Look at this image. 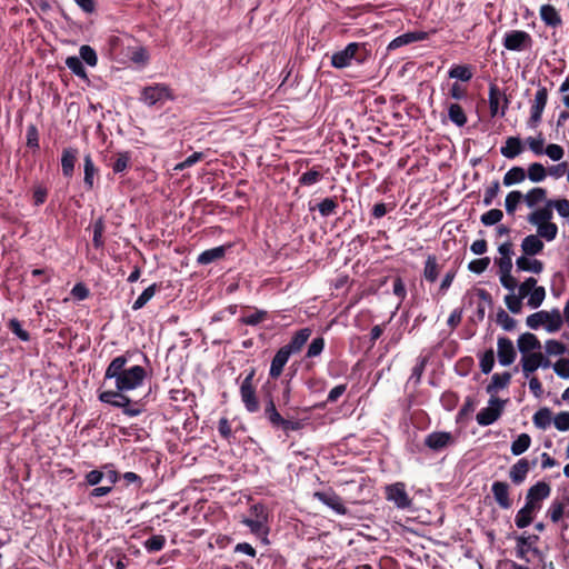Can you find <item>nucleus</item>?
<instances>
[{
	"instance_id": "obj_44",
	"label": "nucleus",
	"mask_w": 569,
	"mask_h": 569,
	"mask_svg": "<svg viewBox=\"0 0 569 569\" xmlns=\"http://www.w3.org/2000/svg\"><path fill=\"white\" fill-rule=\"evenodd\" d=\"M547 191L543 188L536 187L529 190L525 196L523 200L526 201L527 206L532 208L542 200L546 199Z\"/></svg>"
},
{
	"instance_id": "obj_45",
	"label": "nucleus",
	"mask_w": 569,
	"mask_h": 569,
	"mask_svg": "<svg viewBox=\"0 0 569 569\" xmlns=\"http://www.w3.org/2000/svg\"><path fill=\"white\" fill-rule=\"evenodd\" d=\"M527 176L531 182H541L547 177V169L541 163L533 162L528 167Z\"/></svg>"
},
{
	"instance_id": "obj_14",
	"label": "nucleus",
	"mask_w": 569,
	"mask_h": 569,
	"mask_svg": "<svg viewBox=\"0 0 569 569\" xmlns=\"http://www.w3.org/2000/svg\"><path fill=\"white\" fill-rule=\"evenodd\" d=\"M313 497L332 509L338 515H346L347 508L343 505V501L339 495H337L333 490L329 489L326 491H317Z\"/></svg>"
},
{
	"instance_id": "obj_13",
	"label": "nucleus",
	"mask_w": 569,
	"mask_h": 569,
	"mask_svg": "<svg viewBox=\"0 0 569 569\" xmlns=\"http://www.w3.org/2000/svg\"><path fill=\"white\" fill-rule=\"evenodd\" d=\"M551 488L545 481H538L531 486L526 495V502L535 506L538 510L541 508V502L550 496Z\"/></svg>"
},
{
	"instance_id": "obj_8",
	"label": "nucleus",
	"mask_w": 569,
	"mask_h": 569,
	"mask_svg": "<svg viewBox=\"0 0 569 569\" xmlns=\"http://www.w3.org/2000/svg\"><path fill=\"white\" fill-rule=\"evenodd\" d=\"M172 99L173 94L171 89L164 83H154L152 86H147L141 90L140 100L148 106H154L158 102H164Z\"/></svg>"
},
{
	"instance_id": "obj_43",
	"label": "nucleus",
	"mask_w": 569,
	"mask_h": 569,
	"mask_svg": "<svg viewBox=\"0 0 569 569\" xmlns=\"http://www.w3.org/2000/svg\"><path fill=\"white\" fill-rule=\"evenodd\" d=\"M66 66L77 77H79L81 79L88 78L86 68L79 57H76V56L68 57L66 59Z\"/></svg>"
},
{
	"instance_id": "obj_55",
	"label": "nucleus",
	"mask_w": 569,
	"mask_h": 569,
	"mask_svg": "<svg viewBox=\"0 0 569 569\" xmlns=\"http://www.w3.org/2000/svg\"><path fill=\"white\" fill-rule=\"evenodd\" d=\"M546 351L550 356H562L569 353V347L558 340H548L545 345Z\"/></svg>"
},
{
	"instance_id": "obj_64",
	"label": "nucleus",
	"mask_w": 569,
	"mask_h": 569,
	"mask_svg": "<svg viewBox=\"0 0 569 569\" xmlns=\"http://www.w3.org/2000/svg\"><path fill=\"white\" fill-rule=\"evenodd\" d=\"M548 206L551 208H555L560 217L569 219V200L568 199L549 200Z\"/></svg>"
},
{
	"instance_id": "obj_3",
	"label": "nucleus",
	"mask_w": 569,
	"mask_h": 569,
	"mask_svg": "<svg viewBox=\"0 0 569 569\" xmlns=\"http://www.w3.org/2000/svg\"><path fill=\"white\" fill-rule=\"evenodd\" d=\"M264 417L273 429H280L287 436H289L291 431H299L305 427L303 420L284 419L277 410L271 396L268 398L264 406Z\"/></svg>"
},
{
	"instance_id": "obj_23",
	"label": "nucleus",
	"mask_w": 569,
	"mask_h": 569,
	"mask_svg": "<svg viewBox=\"0 0 569 569\" xmlns=\"http://www.w3.org/2000/svg\"><path fill=\"white\" fill-rule=\"evenodd\" d=\"M78 150L76 148H64L61 153V170L66 178H71L77 162Z\"/></svg>"
},
{
	"instance_id": "obj_9",
	"label": "nucleus",
	"mask_w": 569,
	"mask_h": 569,
	"mask_svg": "<svg viewBox=\"0 0 569 569\" xmlns=\"http://www.w3.org/2000/svg\"><path fill=\"white\" fill-rule=\"evenodd\" d=\"M502 44L509 51L520 52L532 47V38L523 30H511L505 33Z\"/></svg>"
},
{
	"instance_id": "obj_52",
	"label": "nucleus",
	"mask_w": 569,
	"mask_h": 569,
	"mask_svg": "<svg viewBox=\"0 0 569 569\" xmlns=\"http://www.w3.org/2000/svg\"><path fill=\"white\" fill-rule=\"evenodd\" d=\"M558 227L551 221L537 227V236H539L540 239L543 238L547 241H552L556 239Z\"/></svg>"
},
{
	"instance_id": "obj_50",
	"label": "nucleus",
	"mask_w": 569,
	"mask_h": 569,
	"mask_svg": "<svg viewBox=\"0 0 569 569\" xmlns=\"http://www.w3.org/2000/svg\"><path fill=\"white\" fill-rule=\"evenodd\" d=\"M166 537L162 535H153L143 542V547L148 552H157L164 548Z\"/></svg>"
},
{
	"instance_id": "obj_19",
	"label": "nucleus",
	"mask_w": 569,
	"mask_h": 569,
	"mask_svg": "<svg viewBox=\"0 0 569 569\" xmlns=\"http://www.w3.org/2000/svg\"><path fill=\"white\" fill-rule=\"evenodd\" d=\"M537 460H533L530 463L526 458L519 459L509 470V478L512 483L519 486L521 485L530 470L531 467L536 465Z\"/></svg>"
},
{
	"instance_id": "obj_41",
	"label": "nucleus",
	"mask_w": 569,
	"mask_h": 569,
	"mask_svg": "<svg viewBox=\"0 0 569 569\" xmlns=\"http://www.w3.org/2000/svg\"><path fill=\"white\" fill-rule=\"evenodd\" d=\"M158 290V284L152 283L148 288H146L142 293L136 299V301L132 305V310L137 311L141 308H143L156 295Z\"/></svg>"
},
{
	"instance_id": "obj_48",
	"label": "nucleus",
	"mask_w": 569,
	"mask_h": 569,
	"mask_svg": "<svg viewBox=\"0 0 569 569\" xmlns=\"http://www.w3.org/2000/svg\"><path fill=\"white\" fill-rule=\"evenodd\" d=\"M522 199L523 194L520 191H510L505 200V208L507 213L512 216L516 212L517 207L519 206Z\"/></svg>"
},
{
	"instance_id": "obj_36",
	"label": "nucleus",
	"mask_w": 569,
	"mask_h": 569,
	"mask_svg": "<svg viewBox=\"0 0 569 569\" xmlns=\"http://www.w3.org/2000/svg\"><path fill=\"white\" fill-rule=\"evenodd\" d=\"M439 276V264L436 256L429 254L423 269V277L429 282H435Z\"/></svg>"
},
{
	"instance_id": "obj_54",
	"label": "nucleus",
	"mask_w": 569,
	"mask_h": 569,
	"mask_svg": "<svg viewBox=\"0 0 569 569\" xmlns=\"http://www.w3.org/2000/svg\"><path fill=\"white\" fill-rule=\"evenodd\" d=\"M503 218V212L500 209H490L480 217V221L486 227H491L499 223Z\"/></svg>"
},
{
	"instance_id": "obj_60",
	"label": "nucleus",
	"mask_w": 569,
	"mask_h": 569,
	"mask_svg": "<svg viewBox=\"0 0 569 569\" xmlns=\"http://www.w3.org/2000/svg\"><path fill=\"white\" fill-rule=\"evenodd\" d=\"M550 422L551 416L548 408H542L533 415V423L540 429H546Z\"/></svg>"
},
{
	"instance_id": "obj_39",
	"label": "nucleus",
	"mask_w": 569,
	"mask_h": 569,
	"mask_svg": "<svg viewBox=\"0 0 569 569\" xmlns=\"http://www.w3.org/2000/svg\"><path fill=\"white\" fill-rule=\"evenodd\" d=\"M531 445V438L528 433H521L511 443V453L513 456H520L526 452Z\"/></svg>"
},
{
	"instance_id": "obj_57",
	"label": "nucleus",
	"mask_w": 569,
	"mask_h": 569,
	"mask_svg": "<svg viewBox=\"0 0 569 569\" xmlns=\"http://www.w3.org/2000/svg\"><path fill=\"white\" fill-rule=\"evenodd\" d=\"M497 323L506 331H512L516 328L517 321L510 317L503 309L497 312Z\"/></svg>"
},
{
	"instance_id": "obj_16",
	"label": "nucleus",
	"mask_w": 569,
	"mask_h": 569,
	"mask_svg": "<svg viewBox=\"0 0 569 569\" xmlns=\"http://www.w3.org/2000/svg\"><path fill=\"white\" fill-rule=\"evenodd\" d=\"M497 347L499 363L503 367L510 366L517 356L512 341L507 337H499Z\"/></svg>"
},
{
	"instance_id": "obj_4",
	"label": "nucleus",
	"mask_w": 569,
	"mask_h": 569,
	"mask_svg": "<svg viewBox=\"0 0 569 569\" xmlns=\"http://www.w3.org/2000/svg\"><path fill=\"white\" fill-rule=\"evenodd\" d=\"M242 523L257 537L268 535V512L262 503L250 506L248 516L243 518Z\"/></svg>"
},
{
	"instance_id": "obj_38",
	"label": "nucleus",
	"mask_w": 569,
	"mask_h": 569,
	"mask_svg": "<svg viewBox=\"0 0 569 569\" xmlns=\"http://www.w3.org/2000/svg\"><path fill=\"white\" fill-rule=\"evenodd\" d=\"M526 179V171L521 167H512L509 169L503 177V184L506 187L520 183Z\"/></svg>"
},
{
	"instance_id": "obj_40",
	"label": "nucleus",
	"mask_w": 569,
	"mask_h": 569,
	"mask_svg": "<svg viewBox=\"0 0 569 569\" xmlns=\"http://www.w3.org/2000/svg\"><path fill=\"white\" fill-rule=\"evenodd\" d=\"M501 98L502 93L500 89L495 83L490 84L488 101L491 117H496L498 114Z\"/></svg>"
},
{
	"instance_id": "obj_58",
	"label": "nucleus",
	"mask_w": 569,
	"mask_h": 569,
	"mask_svg": "<svg viewBox=\"0 0 569 569\" xmlns=\"http://www.w3.org/2000/svg\"><path fill=\"white\" fill-rule=\"evenodd\" d=\"M317 208L322 217H329L336 212L338 202L333 198H326L318 203Z\"/></svg>"
},
{
	"instance_id": "obj_61",
	"label": "nucleus",
	"mask_w": 569,
	"mask_h": 569,
	"mask_svg": "<svg viewBox=\"0 0 569 569\" xmlns=\"http://www.w3.org/2000/svg\"><path fill=\"white\" fill-rule=\"evenodd\" d=\"M479 365L482 373L488 375L491 372L495 366V352L492 349H489L482 353Z\"/></svg>"
},
{
	"instance_id": "obj_30",
	"label": "nucleus",
	"mask_w": 569,
	"mask_h": 569,
	"mask_svg": "<svg viewBox=\"0 0 569 569\" xmlns=\"http://www.w3.org/2000/svg\"><path fill=\"white\" fill-rule=\"evenodd\" d=\"M227 251V248L224 246L214 247L208 250H204L201 252L198 258L197 262L199 264L206 266L209 264L216 260H219L224 257Z\"/></svg>"
},
{
	"instance_id": "obj_2",
	"label": "nucleus",
	"mask_w": 569,
	"mask_h": 569,
	"mask_svg": "<svg viewBox=\"0 0 569 569\" xmlns=\"http://www.w3.org/2000/svg\"><path fill=\"white\" fill-rule=\"evenodd\" d=\"M367 50L365 43L350 42L345 49L337 51L331 57V66L337 69L349 67L352 61L362 63L366 60Z\"/></svg>"
},
{
	"instance_id": "obj_63",
	"label": "nucleus",
	"mask_w": 569,
	"mask_h": 569,
	"mask_svg": "<svg viewBox=\"0 0 569 569\" xmlns=\"http://www.w3.org/2000/svg\"><path fill=\"white\" fill-rule=\"evenodd\" d=\"M528 148L536 154L541 156L545 152V139L541 133L537 138L529 137L526 139Z\"/></svg>"
},
{
	"instance_id": "obj_62",
	"label": "nucleus",
	"mask_w": 569,
	"mask_h": 569,
	"mask_svg": "<svg viewBox=\"0 0 569 569\" xmlns=\"http://www.w3.org/2000/svg\"><path fill=\"white\" fill-rule=\"evenodd\" d=\"M545 107L541 106H530V117L527 121V126L531 129H536L542 119Z\"/></svg>"
},
{
	"instance_id": "obj_11",
	"label": "nucleus",
	"mask_w": 569,
	"mask_h": 569,
	"mask_svg": "<svg viewBox=\"0 0 569 569\" xmlns=\"http://www.w3.org/2000/svg\"><path fill=\"white\" fill-rule=\"evenodd\" d=\"M386 499L399 509L409 508L411 499L406 491V485L403 482H395L386 486L385 488Z\"/></svg>"
},
{
	"instance_id": "obj_1",
	"label": "nucleus",
	"mask_w": 569,
	"mask_h": 569,
	"mask_svg": "<svg viewBox=\"0 0 569 569\" xmlns=\"http://www.w3.org/2000/svg\"><path fill=\"white\" fill-rule=\"evenodd\" d=\"M128 358L118 356L111 360L104 372V379H113L116 389L120 392L134 390L142 386L147 372L141 366L126 368Z\"/></svg>"
},
{
	"instance_id": "obj_46",
	"label": "nucleus",
	"mask_w": 569,
	"mask_h": 569,
	"mask_svg": "<svg viewBox=\"0 0 569 569\" xmlns=\"http://www.w3.org/2000/svg\"><path fill=\"white\" fill-rule=\"evenodd\" d=\"M326 341L323 337H316L308 346L305 358L313 359L319 357L325 350Z\"/></svg>"
},
{
	"instance_id": "obj_7",
	"label": "nucleus",
	"mask_w": 569,
	"mask_h": 569,
	"mask_svg": "<svg viewBox=\"0 0 569 569\" xmlns=\"http://www.w3.org/2000/svg\"><path fill=\"white\" fill-rule=\"evenodd\" d=\"M505 403V400L491 397L489 399L488 406L482 408L476 416L478 425L487 427L496 422L503 412Z\"/></svg>"
},
{
	"instance_id": "obj_10",
	"label": "nucleus",
	"mask_w": 569,
	"mask_h": 569,
	"mask_svg": "<svg viewBox=\"0 0 569 569\" xmlns=\"http://www.w3.org/2000/svg\"><path fill=\"white\" fill-rule=\"evenodd\" d=\"M456 443V438L448 431H433L426 436L423 445L433 453H441Z\"/></svg>"
},
{
	"instance_id": "obj_33",
	"label": "nucleus",
	"mask_w": 569,
	"mask_h": 569,
	"mask_svg": "<svg viewBox=\"0 0 569 569\" xmlns=\"http://www.w3.org/2000/svg\"><path fill=\"white\" fill-rule=\"evenodd\" d=\"M566 507L567 505L562 500H553L547 510V517L557 523L562 517H569V510L566 512Z\"/></svg>"
},
{
	"instance_id": "obj_51",
	"label": "nucleus",
	"mask_w": 569,
	"mask_h": 569,
	"mask_svg": "<svg viewBox=\"0 0 569 569\" xmlns=\"http://www.w3.org/2000/svg\"><path fill=\"white\" fill-rule=\"evenodd\" d=\"M130 160H131L130 152H128V151L118 152L117 158H116L114 162L112 163V171L114 173L124 172L129 168Z\"/></svg>"
},
{
	"instance_id": "obj_21",
	"label": "nucleus",
	"mask_w": 569,
	"mask_h": 569,
	"mask_svg": "<svg viewBox=\"0 0 569 569\" xmlns=\"http://www.w3.org/2000/svg\"><path fill=\"white\" fill-rule=\"evenodd\" d=\"M291 356L292 355L290 353V351H287V349H284L283 347H281L276 352V355L273 356L271 363H270V369H269L270 378L277 379L281 376L283 368L287 365V362Z\"/></svg>"
},
{
	"instance_id": "obj_31",
	"label": "nucleus",
	"mask_w": 569,
	"mask_h": 569,
	"mask_svg": "<svg viewBox=\"0 0 569 569\" xmlns=\"http://www.w3.org/2000/svg\"><path fill=\"white\" fill-rule=\"evenodd\" d=\"M551 219L552 211L551 207H549L548 204L547 207L535 210L528 216V221L536 227H539L543 223H548L550 222Z\"/></svg>"
},
{
	"instance_id": "obj_5",
	"label": "nucleus",
	"mask_w": 569,
	"mask_h": 569,
	"mask_svg": "<svg viewBox=\"0 0 569 569\" xmlns=\"http://www.w3.org/2000/svg\"><path fill=\"white\" fill-rule=\"evenodd\" d=\"M526 323L530 329H538L545 326L549 332H555L560 329L562 318L559 310L555 309L551 312L538 311L527 317Z\"/></svg>"
},
{
	"instance_id": "obj_42",
	"label": "nucleus",
	"mask_w": 569,
	"mask_h": 569,
	"mask_svg": "<svg viewBox=\"0 0 569 569\" xmlns=\"http://www.w3.org/2000/svg\"><path fill=\"white\" fill-rule=\"evenodd\" d=\"M124 395L120 391L107 390L99 393V400L103 403H108L110 406L119 408V406H123L126 402H122L121 398Z\"/></svg>"
},
{
	"instance_id": "obj_34",
	"label": "nucleus",
	"mask_w": 569,
	"mask_h": 569,
	"mask_svg": "<svg viewBox=\"0 0 569 569\" xmlns=\"http://www.w3.org/2000/svg\"><path fill=\"white\" fill-rule=\"evenodd\" d=\"M448 118L452 123L460 128L466 126L468 121L465 110L458 103H450L448 106Z\"/></svg>"
},
{
	"instance_id": "obj_47",
	"label": "nucleus",
	"mask_w": 569,
	"mask_h": 569,
	"mask_svg": "<svg viewBox=\"0 0 569 569\" xmlns=\"http://www.w3.org/2000/svg\"><path fill=\"white\" fill-rule=\"evenodd\" d=\"M268 318V311L254 309L252 313L242 316L239 321L247 326H257Z\"/></svg>"
},
{
	"instance_id": "obj_12",
	"label": "nucleus",
	"mask_w": 569,
	"mask_h": 569,
	"mask_svg": "<svg viewBox=\"0 0 569 569\" xmlns=\"http://www.w3.org/2000/svg\"><path fill=\"white\" fill-rule=\"evenodd\" d=\"M515 541V555L518 559L523 560L526 563L537 565V567L543 562V553L538 547L528 546L526 540Z\"/></svg>"
},
{
	"instance_id": "obj_20",
	"label": "nucleus",
	"mask_w": 569,
	"mask_h": 569,
	"mask_svg": "<svg viewBox=\"0 0 569 569\" xmlns=\"http://www.w3.org/2000/svg\"><path fill=\"white\" fill-rule=\"evenodd\" d=\"M543 262L533 257L522 254L516 259V269L518 272H531L539 274L543 271Z\"/></svg>"
},
{
	"instance_id": "obj_49",
	"label": "nucleus",
	"mask_w": 569,
	"mask_h": 569,
	"mask_svg": "<svg viewBox=\"0 0 569 569\" xmlns=\"http://www.w3.org/2000/svg\"><path fill=\"white\" fill-rule=\"evenodd\" d=\"M546 298V289L541 286H535L533 290L530 292L527 305L532 308H539Z\"/></svg>"
},
{
	"instance_id": "obj_26",
	"label": "nucleus",
	"mask_w": 569,
	"mask_h": 569,
	"mask_svg": "<svg viewBox=\"0 0 569 569\" xmlns=\"http://www.w3.org/2000/svg\"><path fill=\"white\" fill-rule=\"evenodd\" d=\"M518 349L523 355L531 353L532 350H538L541 348L540 341L538 338L530 332H526L519 336L518 338Z\"/></svg>"
},
{
	"instance_id": "obj_17",
	"label": "nucleus",
	"mask_w": 569,
	"mask_h": 569,
	"mask_svg": "<svg viewBox=\"0 0 569 569\" xmlns=\"http://www.w3.org/2000/svg\"><path fill=\"white\" fill-rule=\"evenodd\" d=\"M428 37H429V34L426 31H420V30L409 31V32L402 33V34L396 37L393 40H391L389 42L387 49L389 51H392L400 47H403V46H407V44H410L413 42L427 40Z\"/></svg>"
},
{
	"instance_id": "obj_24",
	"label": "nucleus",
	"mask_w": 569,
	"mask_h": 569,
	"mask_svg": "<svg viewBox=\"0 0 569 569\" xmlns=\"http://www.w3.org/2000/svg\"><path fill=\"white\" fill-rule=\"evenodd\" d=\"M540 19L550 28H557L562 20L558 10L552 4H542L539 9Z\"/></svg>"
},
{
	"instance_id": "obj_28",
	"label": "nucleus",
	"mask_w": 569,
	"mask_h": 569,
	"mask_svg": "<svg viewBox=\"0 0 569 569\" xmlns=\"http://www.w3.org/2000/svg\"><path fill=\"white\" fill-rule=\"evenodd\" d=\"M536 511H538V509L535 508V506L525 502V506L518 510L515 517V523L517 528L523 529L528 527L532 522Z\"/></svg>"
},
{
	"instance_id": "obj_15",
	"label": "nucleus",
	"mask_w": 569,
	"mask_h": 569,
	"mask_svg": "<svg viewBox=\"0 0 569 569\" xmlns=\"http://www.w3.org/2000/svg\"><path fill=\"white\" fill-rule=\"evenodd\" d=\"M509 490L510 486L505 481H495L491 485V492L493 499L497 502V505L503 510L510 509L513 505V501L509 495Z\"/></svg>"
},
{
	"instance_id": "obj_59",
	"label": "nucleus",
	"mask_w": 569,
	"mask_h": 569,
	"mask_svg": "<svg viewBox=\"0 0 569 569\" xmlns=\"http://www.w3.org/2000/svg\"><path fill=\"white\" fill-rule=\"evenodd\" d=\"M81 61H84L88 66L94 67L98 62V57L93 48L83 44L79 50Z\"/></svg>"
},
{
	"instance_id": "obj_32",
	"label": "nucleus",
	"mask_w": 569,
	"mask_h": 569,
	"mask_svg": "<svg viewBox=\"0 0 569 569\" xmlns=\"http://www.w3.org/2000/svg\"><path fill=\"white\" fill-rule=\"evenodd\" d=\"M448 76L451 79H457L461 81H470L473 73L472 68L469 64H453L448 71Z\"/></svg>"
},
{
	"instance_id": "obj_29",
	"label": "nucleus",
	"mask_w": 569,
	"mask_h": 569,
	"mask_svg": "<svg viewBox=\"0 0 569 569\" xmlns=\"http://www.w3.org/2000/svg\"><path fill=\"white\" fill-rule=\"evenodd\" d=\"M98 173V169L94 166V162L91 158V154L88 153L83 157V182L87 190H92L94 187V177Z\"/></svg>"
},
{
	"instance_id": "obj_18",
	"label": "nucleus",
	"mask_w": 569,
	"mask_h": 569,
	"mask_svg": "<svg viewBox=\"0 0 569 569\" xmlns=\"http://www.w3.org/2000/svg\"><path fill=\"white\" fill-rule=\"evenodd\" d=\"M312 335V329L309 328V327H305V328H301L299 330H297L290 341L282 346L284 349H287V351H290L291 355H296V353H299L302 348L305 347V345L307 343V341L309 340V338L311 337Z\"/></svg>"
},
{
	"instance_id": "obj_6",
	"label": "nucleus",
	"mask_w": 569,
	"mask_h": 569,
	"mask_svg": "<svg viewBox=\"0 0 569 569\" xmlns=\"http://www.w3.org/2000/svg\"><path fill=\"white\" fill-rule=\"evenodd\" d=\"M254 369L244 377L240 386V397L246 410L254 413L259 410V402L253 387Z\"/></svg>"
},
{
	"instance_id": "obj_56",
	"label": "nucleus",
	"mask_w": 569,
	"mask_h": 569,
	"mask_svg": "<svg viewBox=\"0 0 569 569\" xmlns=\"http://www.w3.org/2000/svg\"><path fill=\"white\" fill-rule=\"evenodd\" d=\"M428 358L427 357H419L417 359V362L415 367L411 370V376L409 378L410 381H412L415 385L420 383L421 377L423 375L425 368L427 366Z\"/></svg>"
},
{
	"instance_id": "obj_25",
	"label": "nucleus",
	"mask_w": 569,
	"mask_h": 569,
	"mask_svg": "<svg viewBox=\"0 0 569 569\" xmlns=\"http://www.w3.org/2000/svg\"><path fill=\"white\" fill-rule=\"evenodd\" d=\"M543 360L541 352H531L521 357L522 372L526 378H529L540 366Z\"/></svg>"
},
{
	"instance_id": "obj_37",
	"label": "nucleus",
	"mask_w": 569,
	"mask_h": 569,
	"mask_svg": "<svg viewBox=\"0 0 569 569\" xmlns=\"http://www.w3.org/2000/svg\"><path fill=\"white\" fill-rule=\"evenodd\" d=\"M323 178V173L320 171L318 167H313L310 170L303 172L299 179L298 182L300 186L310 187L319 181H321Z\"/></svg>"
},
{
	"instance_id": "obj_27",
	"label": "nucleus",
	"mask_w": 569,
	"mask_h": 569,
	"mask_svg": "<svg viewBox=\"0 0 569 569\" xmlns=\"http://www.w3.org/2000/svg\"><path fill=\"white\" fill-rule=\"evenodd\" d=\"M522 142L519 137L507 138L505 146L500 148V153L507 159H515L522 152Z\"/></svg>"
},
{
	"instance_id": "obj_22",
	"label": "nucleus",
	"mask_w": 569,
	"mask_h": 569,
	"mask_svg": "<svg viewBox=\"0 0 569 569\" xmlns=\"http://www.w3.org/2000/svg\"><path fill=\"white\" fill-rule=\"evenodd\" d=\"M545 244L537 234H529L522 239L521 251L525 256L535 257L542 252Z\"/></svg>"
},
{
	"instance_id": "obj_35",
	"label": "nucleus",
	"mask_w": 569,
	"mask_h": 569,
	"mask_svg": "<svg viewBox=\"0 0 569 569\" xmlns=\"http://www.w3.org/2000/svg\"><path fill=\"white\" fill-rule=\"evenodd\" d=\"M511 380V375L509 372L495 373L491 377V382L487 386V392L493 393L499 389L506 388Z\"/></svg>"
},
{
	"instance_id": "obj_53",
	"label": "nucleus",
	"mask_w": 569,
	"mask_h": 569,
	"mask_svg": "<svg viewBox=\"0 0 569 569\" xmlns=\"http://www.w3.org/2000/svg\"><path fill=\"white\" fill-rule=\"evenodd\" d=\"M122 402H126L123 406H119V408L122 409V412L128 416V417H137L139 416L142 411H143V408H142V405L140 402H131L130 398L124 396L123 398H121Z\"/></svg>"
}]
</instances>
